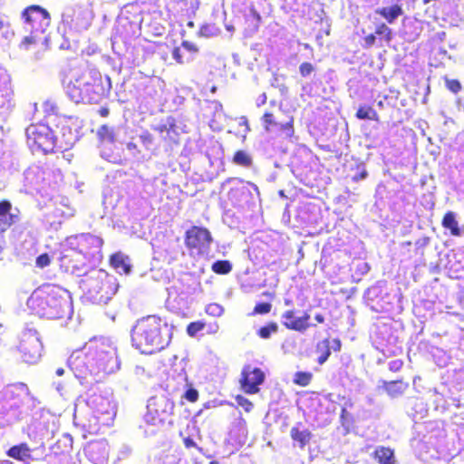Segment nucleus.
Masks as SVG:
<instances>
[{
    "label": "nucleus",
    "instance_id": "1",
    "mask_svg": "<svg viewBox=\"0 0 464 464\" xmlns=\"http://www.w3.org/2000/svg\"><path fill=\"white\" fill-rule=\"evenodd\" d=\"M172 330L165 317L157 314L143 316L132 327V345L144 354L160 352L169 344Z\"/></svg>",
    "mask_w": 464,
    "mask_h": 464
},
{
    "label": "nucleus",
    "instance_id": "2",
    "mask_svg": "<svg viewBox=\"0 0 464 464\" xmlns=\"http://www.w3.org/2000/svg\"><path fill=\"white\" fill-rule=\"evenodd\" d=\"M30 312L41 318H63L68 307V291L60 285L44 284L37 287L27 299Z\"/></svg>",
    "mask_w": 464,
    "mask_h": 464
},
{
    "label": "nucleus",
    "instance_id": "3",
    "mask_svg": "<svg viewBox=\"0 0 464 464\" xmlns=\"http://www.w3.org/2000/svg\"><path fill=\"white\" fill-rule=\"evenodd\" d=\"M79 284L83 293V301L95 305L107 304L119 289L114 275L98 267H93L85 279H80Z\"/></svg>",
    "mask_w": 464,
    "mask_h": 464
},
{
    "label": "nucleus",
    "instance_id": "4",
    "mask_svg": "<svg viewBox=\"0 0 464 464\" xmlns=\"http://www.w3.org/2000/svg\"><path fill=\"white\" fill-rule=\"evenodd\" d=\"M65 92L75 103H98L105 94V88L97 70L84 69L72 73Z\"/></svg>",
    "mask_w": 464,
    "mask_h": 464
},
{
    "label": "nucleus",
    "instance_id": "5",
    "mask_svg": "<svg viewBox=\"0 0 464 464\" xmlns=\"http://www.w3.org/2000/svg\"><path fill=\"white\" fill-rule=\"evenodd\" d=\"M21 20L24 30L30 35L23 38L20 49L28 50L31 46L44 44L48 41L44 33L50 25L51 15L45 8L37 5H30L21 13Z\"/></svg>",
    "mask_w": 464,
    "mask_h": 464
},
{
    "label": "nucleus",
    "instance_id": "6",
    "mask_svg": "<svg viewBox=\"0 0 464 464\" xmlns=\"http://www.w3.org/2000/svg\"><path fill=\"white\" fill-rule=\"evenodd\" d=\"M102 239L92 234H81L76 237L67 238L62 246L60 261L67 259L68 261H80L82 258L89 261H102Z\"/></svg>",
    "mask_w": 464,
    "mask_h": 464
},
{
    "label": "nucleus",
    "instance_id": "7",
    "mask_svg": "<svg viewBox=\"0 0 464 464\" xmlns=\"http://www.w3.org/2000/svg\"><path fill=\"white\" fill-rule=\"evenodd\" d=\"M30 394V390L25 383L16 382L8 384L0 392V425L9 424L13 419L21 414L24 406Z\"/></svg>",
    "mask_w": 464,
    "mask_h": 464
},
{
    "label": "nucleus",
    "instance_id": "8",
    "mask_svg": "<svg viewBox=\"0 0 464 464\" xmlns=\"http://www.w3.org/2000/svg\"><path fill=\"white\" fill-rule=\"evenodd\" d=\"M232 186L228 191V200L240 213L254 212L258 207L259 190L256 184L232 178L227 179Z\"/></svg>",
    "mask_w": 464,
    "mask_h": 464
},
{
    "label": "nucleus",
    "instance_id": "9",
    "mask_svg": "<svg viewBox=\"0 0 464 464\" xmlns=\"http://www.w3.org/2000/svg\"><path fill=\"white\" fill-rule=\"evenodd\" d=\"M186 246L189 256L195 259L215 258L210 255L212 237L210 232L201 227H192L186 232Z\"/></svg>",
    "mask_w": 464,
    "mask_h": 464
},
{
    "label": "nucleus",
    "instance_id": "10",
    "mask_svg": "<svg viewBox=\"0 0 464 464\" xmlns=\"http://www.w3.org/2000/svg\"><path fill=\"white\" fill-rule=\"evenodd\" d=\"M128 153L137 161L148 160L153 150L154 138L146 130L137 132L129 128L127 141H123Z\"/></svg>",
    "mask_w": 464,
    "mask_h": 464
},
{
    "label": "nucleus",
    "instance_id": "11",
    "mask_svg": "<svg viewBox=\"0 0 464 464\" xmlns=\"http://www.w3.org/2000/svg\"><path fill=\"white\" fill-rule=\"evenodd\" d=\"M27 144L33 151H43L44 154L53 152L57 143L54 141V131L46 124H31L25 130Z\"/></svg>",
    "mask_w": 464,
    "mask_h": 464
},
{
    "label": "nucleus",
    "instance_id": "12",
    "mask_svg": "<svg viewBox=\"0 0 464 464\" xmlns=\"http://www.w3.org/2000/svg\"><path fill=\"white\" fill-rule=\"evenodd\" d=\"M83 355L89 359L92 366H96L104 372H111L118 368L116 352L108 344L90 346Z\"/></svg>",
    "mask_w": 464,
    "mask_h": 464
},
{
    "label": "nucleus",
    "instance_id": "13",
    "mask_svg": "<svg viewBox=\"0 0 464 464\" xmlns=\"http://www.w3.org/2000/svg\"><path fill=\"white\" fill-rule=\"evenodd\" d=\"M17 349L24 362L29 364L37 362L43 350L37 331L31 328L24 329L20 334Z\"/></svg>",
    "mask_w": 464,
    "mask_h": 464
},
{
    "label": "nucleus",
    "instance_id": "14",
    "mask_svg": "<svg viewBox=\"0 0 464 464\" xmlns=\"http://www.w3.org/2000/svg\"><path fill=\"white\" fill-rule=\"evenodd\" d=\"M264 372L257 367L245 365L241 371L240 387L245 393L256 394L260 391L259 386L265 382Z\"/></svg>",
    "mask_w": 464,
    "mask_h": 464
},
{
    "label": "nucleus",
    "instance_id": "15",
    "mask_svg": "<svg viewBox=\"0 0 464 464\" xmlns=\"http://www.w3.org/2000/svg\"><path fill=\"white\" fill-rule=\"evenodd\" d=\"M129 127L120 124H103L97 130L98 138L104 145L123 144V141H127Z\"/></svg>",
    "mask_w": 464,
    "mask_h": 464
},
{
    "label": "nucleus",
    "instance_id": "16",
    "mask_svg": "<svg viewBox=\"0 0 464 464\" xmlns=\"http://www.w3.org/2000/svg\"><path fill=\"white\" fill-rule=\"evenodd\" d=\"M46 208L51 209L46 215L52 214L54 218H68L73 216L74 209L71 207L69 198L61 195L53 196Z\"/></svg>",
    "mask_w": 464,
    "mask_h": 464
},
{
    "label": "nucleus",
    "instance_id": "17",
    "mask_svg": "<svg viewBox=\"0 0 464 464\" xmlns=\"http://www.w3.org/2000/svg\"><path fill=\"white\" fill-rule=\"evenodd\" d=\"M282 319L283 325L288 330L303 333L311 326L310 314L306 312L297 317L295 310H287L282 314Z\"/></svg>",
    "mask_w": 464,
    "mask_h": 464
},
{
    "label": "nucleus",
    "instance_id": "18",
    "mask_svg": "<svg viewBox=\"0 0 464 464\" xmlns=\"http://www.w3.org/2000/svg\"><path fill=\"white\" fill-rule=\"evenodd\" d=\"M76 140L77 136L69 126H62L59 130V135L54 134V141L57 143L55 149L59 150L71 149Z\"/></svg>",
    "mask_w": 464,
    "mask_h": 464
},
{
    "label": "nucleus",
    "instance_id": "19",
    "mask_svg": "<svg viewBox=\"0 0 464 464\" xmlns=\"http://www.w3.org/2000/svg\"><path fill=\"white\" fill-rule=\"evenodd\" d=\"M154 129L160 132L163 140L178 143L179 132L173 118H168L165 123L160 124Z\"/></svg>",
    "mask_w": 464,
    "mask_h": 464
},
{
    "label": "nucleus",
    "instance_id": "20",
    "mask_svg": "<svg viewBox=\"0 0 464 464\" xmlns=\"http://www.w3.org/2000/svg\"><path fill=\"white\" fill-rule=\"evenodd\" d=\"M45 172L40 167H31L24 172V179L26 182L34 189L41 192L44 187L42 183L44 181Z\"/></svg>",
    "mask_w": 464,
    "mask_h": 464
},
{
    "label": "nucleus",
    "instance_id": "21",
    "mask_svg": "<svg viewBox=\"0 0 464 464\" xmlns=\"http://www.w3.org/2000/svg\"><path fill=\"white\" fill-rule=\"evenodd\" d=\"M441 225L450 231L451 236L462 237L464 235V226H459L457 220V214L453 211H448L444 215Z\"/></svg>",
    "mask_w": 464,
    "mask_h": 464
},
{
    "label": "nucleus",
    "instance_id": "22",
    "mask_svg": "<svg viewBox=\"0 0 464 464\" xmlns=\"http://www.w3.org/2000/svg\"><path fill=\"white\" fill-rule=\"evenodd\" d=\"M408 387L409 384L401 379L391 382H382V388L389 396L392 398L402 395Z\"/></svg>",
    "mask_w": 464,
    "mask_h": 464
},
{
    "label": "nucleus",
    "instance_id": "23",
    "mask_svg": "<svg viewBox=\"0 0 464 464\" xmlns=\"http://www.w3.org/2000/svg\"><path fill=\"white\" fill-rule=\"evenodd\" d=\"M100 154L102 159L111 163H121L122 158L120 148L114 143L113 145H100Z\"/></svg>",
    "mask_w": 464,
    "mask_h": 464
},
{
    "label": "nucleus",
    "instance_id": "24",
    "mask_svg": "<svg viewBox=\"0 0 464 464\" xmlns=\"http://www.w3.org/2000/svg\"><path fill=\"white\" fill-rule=\"evenodd\" d=\"M290 437L300 449H304L309 444L313 435L307 429L300 430L298 426H294L290 430Z\"/></svg>",
    "mask_w": 464,
    "mask_h": 464
},
{
    "label": "nucleus",
    "instance_id": "25",
    "mask_svg": "<svg viewBox=\"0 0 464 464\" xmlns=\"http://www.w3.org/2000/svg\"><path fill=\"white\" fill-rule=\"evenodd\" d=\"M372 457L378 464H396L394 452L389 447H377L372 453Z\"/></svg>",
    "mask_w": 464,
    "mask_h": 464
},
{
    "label": "nucleus",
    "instance_id": "26",
    "mask_svg": "<svg viewBox=\"0 0 464 464\" xmlns=\"http://www.w3.org/2000/svg\"><path fill=\"white\" fill-rule=\"evenodd\" d=\"M375 13L383 17L389 24H393L403 14V10L401 5H393L388 7L378 8L375 10Z\"/></svg>",
    "mask_w": 464,
    "mask_h": 464
},
{
    "label": "nucleus",
    "instance_id": "27",
    "mask_svg": "<svg viewBox=\"0 0 464 464\" xmlns=\"http://www.w3.org/2000/svg\"><path fill=\"white\" fill-rule=\"evenodd\" d=\"M347 266L351 280L355 283L360 282L370 270L368 263H348Z\"/></svg>",
    "mask_w": 464,
    "mask_h": 464
},
{
    "label": "nucleus",
    "instance_id": "28",
    "mask_svg": "<svg viewBox=\"0 0 464 464\" xmlns=\"http://www.w3.org/2000/svg\"><path fill=\"white\" fill-rule=\"evenodd\" d=\"M8 81V75L5 68L0 66V83H5ZM11 107V94L5 91H0V112L6 111Z\"/></svg>",
    "mask_w": 464,
    "mask_h": 464
},
{
    "label": "nucleus",
    "instance_id": "29",
    "mask_svg": "<svg viewBox=\"0 0 464 464\" xmlns=\"http://www.w3.org/2000/svg\"><path fill=\"white\" fill-rule=\"evenodd\" d=\"M30 452L31 450L29 446L26 443H21L11 447L6 451V455L17 460H24V459H29L31 457Z\"/></svg>",
    "mask_w": 464,
    "mask_h": 464
},
{
    "label": "nucleus",
    "instance_id": "30",
    "mask_svg": "<svg viewBox=\"0 0 464 464\" xmlns=\"http://www.w3.org/2000/svg\"><path fill=\"white\" fill-rule=\"evenodd\" d=\"M94 266L89 267L86 263H74L70 270L71 274L81 279H85L91 274Z\"/></svg>",
    "mask_w": 464,
    "mask_h": 464
},
{
    "label": "nucleus",
    "instance_id": "31",
    "mask_svg": "<svg viewBox=\"0 0 464 464\" xmlns=\"http://www.w3.org/2000/svg\"><path fill=\"white\" fill-rule=\"evenodd\" d=\"M233 161L235 164L245 168H250L253 164L251 155L245 150H237L234 155Z\"/></svg>",
    "mask_w": 464,
    "mask_h": 464
},
{
    "label": "nucleus",
    "instance_id": "32",
    "mask_svg": "<svg viewBox=\"0 0 464 464\" xmlns=\"http://www.w3.org/2000/svg\"><path fill=\"white\" fill-rule=\"evenodd\" d=\"M356 117L360 120L379 121L378 113L370 106H361L356 112Z\"/></svg>",
    "mask_w": 464,
    "mask_h": 464
},
{
    "label": "nucleus",
    "instance_id": "33",
    "mask_svg": "<svg viewBox=\"0 0 464 464\" xmlns=\"http://www.w3.org/2000/svg\"><path fill=\"white\" fill-rule=\"evenodd\" d=\"M246 23L252 31H256L261 23L260 14L253 7L249 9L248 14L246 16Z\"/></svg>",
    "mask_w": 464,
    "mask_h": 464
},
{
    "label": "nucleus",
    "instance_id": "34",
    "mask_svg": "<svg viewBox=\"0 0 464 464\" xmlns=\"http://www.w3.org/2000/svg\"><path fill=\"white\" fill-rule=\"evenodd\" d=\"M313 379V373L309 372H297L294 375L293 382L295 384L306 387L310 384Z\"/></svg>",
    "mask_w": 464,
    "mask_h": 464
},
{
    "label": "nucleus",
    "instance_id": "35",
    "mask_svg": "<svg viewBox=\"0 0 464 464\" xmlns=\"http://www.w3.org/2000/svg\"><path fill=\"white\" fill-rule=\"evenodd\" d=\"M278 331V324L276 322H269L266 325L260 327L257 335L262 339H268L271 334Z\"/></svg>",
    "mask_w": 464,
    "mask_h": 464
},
{
    "label": "nucleus",
    "instance_id": "36",
    "mask_svg": "<svg viewBox=\"0 0 464 464\" xmlns=\"http://www.w3.org/2000/svg\"><path fill=\"white\" fill-rule=\"evenodd\" d=\"M107 270L114 276L115 274L128 275L130 272V265L129 263H109Z\"/></svg>",
    "mask_w": 464,
    "mask_h": 464
},
{
    "label": "nucleus",
    "instance_id": "37",
    "mask_svg": "<svg viewBox=\"0 0 464 464\" xmlns=\"http://www.w3.org/2000/svg\"><path fill=\"white\" fill-rule=\"evenodd\" d=\"M205 323L202 321L191 322L187 326V334L190 337H195L197 334L205 328Z\"/></svg>",
    "mask_w": 464,
    "mask_h": 464
},
{
    "label": "nucleus",
    "instance_id": "38",
    "mask_svg": "<svg viewBox=\"0 0 464 464\" xmlns=\"http://www.w3.org/2000/svg\"><path fill=\"white\" fill-rule=\"evenodd\" d=\"M211 269L218 275H227L232 270L231 263H212Z\"/></svg>",
    "mask_w": 464,
    "mask_h": 464
},
{
    "label": "nucleus",
    "instance_id": "39",
    "mask_svg": "<svg viewBox=\"0 0 464 464\" xmlns=\"http://www.w3.org/2000/svg\"><path fill=\"white\" fill-rule=\"evenodd\" d=\"M444 81L446 88L452 93L457 94L461 91L462 86L459 80L445 77Z\"/></svg>",
    "mask_w": 464,
    "mask_h": 464
},
{
    "label": "nucleus",
    "instance_id": "40",
    "mask_svg": "<svg viewBox=\"0 0 464 464\" xmlns=\"http://www.w3.org/2000/svg\"><path fill=\"white\" fill-rule=\"evenodd\" d=\"M200 36L211 37L218 34V28L214 24H203L198 32Z\"/></svg>",
    "mask_w": 464,
    "mask_h": 464
},
{
    "label": "nucleus",
    "instance_id": "41",
    "mask_svg": "<svg viewBox=\"0 0 464 464\" xmlns=\"http://www.w3.org/2000/svg\"><path fill=\"white\" fill-rule=\"evenodd\" d=\"M285 137H292L294 135L293 119L285 123H278L276 126Z\"/></svg>",
    "mask_w": 464,
    "mask_h": 464
},
{
    "label": "nucleus",
    "instance_id": "42",
    "mask_svg": "<svg viewBox=\"0 0 464 464\" xmlns=\"http://www.w3.org/2000/svg\"><path fill=\"white\" fill-rule=\"evenodd\" d=\"M272 304L270 303H258L255 305L252 314H266L270 313Z\"/></svg>",
    "mask_w": 464,
    "mask_h": 464
},
{
    "label": "nucleus",
    "instance_id": "43",
    "mask_svg": "<svg viewBox=\"0 0 464 464\" xmlns=\"http://www.w3.org/2000/svg\"><path fill=\"white\" fill-rule=\"evenodd\" d=\"M237 403L244 409L245 411L249 412L252 411L254 405L251 401L242 395H237L235 398Z\"/></svg>",
    "mask_w": 464,
    "mask_h": 464
},
{
    "label": "nucleus",
    "instance_id": "44",
    "mask_svg": "<svg viewBox=\"0 0 464 464\" xmlns=\"http://www.w3.org/2000/svg\"><path fill=\"white\" fill-rule=\"evenodd\" d=\"M375 34L378 35H383L387 41L392 39V29L383 23L376 27Z\"/></svg>",
    "mask_w": 464,
    "mask_h": 464
},
{
    "label": "nucleus",
    "instance_id": "45",
    "mask_svg": "<svg viewBox=\"0 0 464 464\" xmlns=\"http://www.w3.org/2000/svg\"><path fill=\"white\" fill-rule=\"evenodd\" d=\"M315 68L311 63H303L299 66V72L303 77L310 76Z\"/></svg>",
    "mask_w": 464,
    "mask_h": 464
},
{
    "label": "nucleus",
    "instance_id": "46",
    "mask_svg": "<svg viewBox=\"0 0 464 464\" xmlns=\"http://www.w3.org/2000/svg\"><path fill=\"white\" fill-rule=\"evenodd\" d=\"M262 121L266 130H270L271 126H277V122L274 120V115L270 112H266L262 117Z\"/></svg>",
    "mask_w": 464,
    "mask_h": 464
},
{
    "label": "nucleus",
    "instance_id": "47",
    "mask_svg": "<svg viewBox=\"0 0 464 464\" xmlns=\"http://www.w3.org/2000/svg\"><path fill=\"white\" fill-rule=\"evenodd\" d=\"M238 120H239L238 125L240 127H244L243 130H239L238 132L243 137V139H245L246 134L250 131L248 121L246 116H241L240 118H238Z\"/></svg>",
    "mask_w": 464,
    "mask_h": 464
},
{
    "label": "nucleus",
    "instance_id": "48",
    "mask_svg": "<svg viewBox=\"0 0 464 464\" xmlns=\"http://www.w3.org/2000/svg\"><path fill=\"white\" fill-rule=\"evenodd\" d=\"M183 397L189 402H196L198 400V392L194 388L186 391Z\"/></svg>",
    "mask_w": 464,
    "mask_h": 464
},
{
    "label": "nucleus",
    "instance_id": "49",
    "mask_svg": "<svg viewBox=\"0 0 464 464\" xmlns=\"http://www.w3.org/2000/svg\"><path fill=\"white\" fill-rule=\"evenodd\" d=\"M324 343H325V349L324 351L319 355V357L317 358V362L319 364H323L324 363L327 359L329 358L330 354H331V351H330V347H329V343L327 340L324 341Z\"/></svg>",
    "mask_w": 464,
    "mask_h": 464
},
{
    "label": "nucleus",
    "instance_id": "50",
    "mask_svg": "<svg viewBox=\"0 0 464 464\" xmlns=\"http://www.w3.org/2000/svg\"><path fill=\"white\" fill-rule=\"evenodd\" d=\"M403 366L402 360L396 359L392 360L389 362L388 367L391 372H399Z\"/></svg>",
    "mask_w": 464,
    "mask_h": 464
},
{
    "label": "nucleus",
    "instance_id": "51",
    "mask_svg": "<svg viewBox=\"0 0 464 464\" xmlns=\"http://www.w3.org/2000/svg\"><path fill=\"white\" fill-rule=\"evenodd\" d=\"M340 419L342 424L349 423L352 420V417L348 413L347 410L345 408H342L341 413H340Z\"/></svg>",
    "mask_w": 464,
    "mask_h": 464
},
{
    "label": "nucleus",
    "instance_id": "52",
    "mask_svg": "<svg viewBox=\"0 0 464 464\" xmlns=\"http://www.w3.org/2000/svg\"><path fill=\"white\" fill-rule=\"evenodd\" d=\"M128 259V256H125L121 252H116L112 255H111L109 261L114 262V261H126Z\"/></svg>",
    "mask_w": 464,
    "mask_h": 464
},
{
    "label": "nucleus",
    "instance_id": "53",
    "mask_svg": "<svg viewBox=\"0 0 464 464\" xmlns=\"http://www.w3.org/2000/svg\"><path fill=\"white\" fill-rule=\"evenodd\" d=\"M368 176V172L365 169V168H362L359 172H357L353 177V180L354 181H360L362 179H365Z\"/></svg>",
    "mask_w": 464,
    "mask_h": 464
},
{
    "label": "nucleus",
    "instance_id": "54",
    "mask_svg": "<svg viewBox=\"0 0 464 464\" xmlns=\"http://www.w3.org/2000/svg\"><path fill=\"white\" fill-rule=\"evenodd\" d=\"M172 57L177 63H183L180 48H174V50L172 51Z\"/></svg>",
    "mask_w": 464,
    "mask_h": 464
},
{
    "label": "nucleus",
    "instance_id": "55",
    "mask_svg": "<svg viewBox=\"0 0 464 464\" xmlns=\"http://www.w3.org/2000/svg\"><path fill=\"white\" fill-rule=\"evenodd\" d=\"M8 337L7 329L0 324V345L3 344Z\"/></svg>",
    "mask_w": 464,
    "mask_h": 464
},
{
    "label": "nucleus",
    "instance_id": "56",
    "mask_svg": "<svg viewBox=\"0 0 464 464\" xmlns=\"http://www.w3.org/2000/svg\"><path fill=\"white\" fill-rule=\"evenodd\" d=\"M182 47L191 53H195L198 51L197 46L194 44L188 42V41H184L182 43Z\"/></svg>",
    "mask_w": 464,
    "mask_h": 464
},
{
    "label": "nucleus",
    "instance_id": "57",
    "mask_svg": "<svg viewBox=\"0 0 464 464\" xmlns=\"http://www.w3.org/2000/svg\"><path fill=\"white\" fill-rule=\"evenodd\" d=\"M266 94L265 92H263L262 94H260L256 100V105L257 107H260L262 105H264L266 102Z\"/></svg>",
    "mask_w": 464,
    "mask_h": 464
},
{
    "label": "nucleus",
    "instance_id": "58",
    "mask_svg": "<svg viewBox=\"0 0 464 464\" xmlns=\"http://www.w3.org/2000/svg\"><path fill=\"white\" fill-rule=\"evenodd\" d=\"M375 36L373 34H369L365 37V43L368 45H372L375 43Z\"/></svg>",
    "mask_w": 464,
    "mask_h": 464
},
{
    "label": "nucleus",
    "instance_id": "59",
    "mask_svg": "<svg viewBox=\"0 0 464 464\" xmlns=\"http://www.w3.org/2000/svg\"><path fill=\"white\" fill-rule=\"evenodd\" d=\"M184 444H185L186 448H191L196 445L194 440L189 437H187L184 439Z\"/></svg>",
    "mask_w": 464,
    "mask_h": 464
},
{
    "label": "nucleus",
    "instance_id": "60",
    "mask_svg": "<svg viewBox=\"0 0 464 464\" xmlns=\"http://www.w3.org/2000/svg\"><path fill=\"white\" fill-rule=\"evenodd\" d=\"M35 261H38V262H41V261H50L49 256L47 254H42V255H40L39 256L36 257Z\"/></svg>",
    "mask_w": 464,
    "mask_h": 464
},
{
    "label": "nucleus",
    "instance_id": "61",
    "mask_svg": "<svg viewBox=\"0 0 464 464\" xmlns=\"http://www.w3.org/2000/svg\"><path fill=\"white\" fill-rule=\"evenodd\" d=\"M315 321L318 324H324V316L322 314H317L314 316Z\"/></svg>",
    "mask_w": 464,
    "mask_h": 464
},
{
    "label": "nucleus",
    "instance_id": "62",
    "mask_svg": "<svg viewBox=\"0 0 464 464\" xmlns=\"http://www.w3.org/2000/svg\"><path fill=\"white\" fill-rule=\"evenodd\" d=\"M298 254H299V256L297 258V261H299L300 259H304V248L303 247L299 248Z\"/></svg>",
    "mask_w": 464,
    "mask_h": 464
},
{
    "label": "nucleus",
    "instance_id": "63",
    "mask_svg": "<svg viewBox=\"0 0 464 464\" xmlns=\"http://www.w3.org/2000/svg\"><path fill=\"white\" fill-rule=\"evenodd\" d=\"M214 108L216 111L222 110V104L218 102H214Z\"/></svg>",
    "mask_w": 464,
    "mask_h": 464
},
{
    "label": "nucleus",
    "instance_id": "64",
    "mask_svg": "<svg viewBox=\"0 0 464 464\" xmlns=\"http://www.w3.org/2000/svg\"><path fill=\"white\" fill-rule=\"evenodd\" d=\"M334 343H336L335 344V350H340V347H341L340 340L336 339V340H334Z\"/></svg>",
    "mask_w": 464,
    "mask_h": 464
}]
</instances>
